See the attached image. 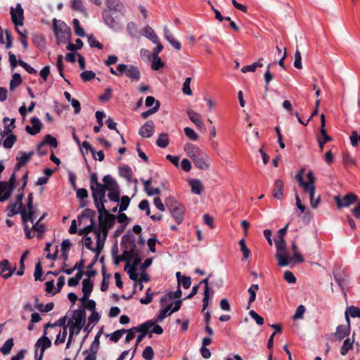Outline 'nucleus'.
I'll list each match as a JSON object with an SVG mask.
<instances>
[{"label": "nucleus", "mask_w": 360, "mask_h": 360, "mask_svg": "<svg viewBox=\"0 0 360 360\" xmlns=\"http://www.w3.org/2000/svg\"><path fill=\"white\" fill-rule=\"evenodd\" d=\"M119 174L121 176L125 178L128 181L130 180L131 175V168L127 166L124 165L122 167H119Z\"/></svg>", "instance_id": "43"}, {"label": "nucleus", "mask_w": 360, "mask_h": 360, "mask_svg": "<svg viewBox=\"0 0 360 360\" xmlns=\"http://www.w3.org/2000/svg\"><path fill=\"white\" fill-rule=\"evenodd\" d=\"M184 150L186 153L193 160L195 158V155H198L200 153L203 152L198 146L193 143H187L184 146Z\"/></svg>", "instance_id": "28"}, {"label": "nucleus", "mask_w": 360, "mask_h": 360, "mask_svg": "<svg viewBox=\"0 0 360 360\" xmlns=\"http://www.w3.org/2000/svg\"><path fill=\"white\" fill-rule=\"evenodd\" d=\"M121 245L124 249L123 253L130 260V257L139 255L137 249L135 237L132 234H125L122 237Z\"/></svg>", "instance_id": "4"}, {"label": "nucleus", "mask_w": 360, "mask_h": 360, "mask_svg": "<svg viewBox=\"0 0 360 360\" xmlns=\"http://www.w3.org/2000/svg\"><path fill=\"white\" fill-rule=\"evenodd\" d=\"M117 70L119 74H122V75L125 74L132 82H138L141 79L140 70L135 65L120 63L117 65Z\"/></svg>", "instance_id": "7"}, {"label": "nucleus", "mask_w": 360, "mask_h": 360, "mask_svg": "<svg viewBox=\"0 0 360 360\" xmlns=\"http://www.w3.org/2000/svg\"><path fill=\"white\" fill-rule=\"evenodd\" d=\"M80 77L84 82L91 81L96 77V74L91 70H86L80 74Z\"/></svg>", "instance_id": "62"}, {"label": "nucleus", "mask_w": 360, "mask_h": 360, "mask_svg": "<svg viewBox=\"0 0 360 360\" xmlns=\"http://www.w3.org/2000/svg\"><path fill=\"white\" fill-rule=\"evenodd\" d=\"M178 284H181L184 288L188 289L191 285V278L189 276H182L181 278H179Z\"/></svg>", "instance_id": "63"}, {"label": "nucleus", "mask_w": 360, "mask_h": 360, "mask_svg": "<svg viewBox=\"0 0 360 360\" xmlns=\"http://www.w3.org/2000/svg\"><path fill=\"white\" fill-rule=\"evenodd\" d=\"M153 59L151 64V68L154 70H158L160 68L164 67V63L161 60L160 57L159 56H153Z\"/></svg>", "instance_id": "52"}, {"label": "nucleus", "mask_w": 360, "mask_h": 360, "mask_svg": "<svg viewBox=\"0 0 360 360\" xmlns=\"http://www.w3.org/2000/svg\"><path fill=\"white\" fill-rule=\"evenodd\" d=\"M33 154V151H30L27 154L23 151H20L18 156L16 157L18 162L15 165V167L19 169L20 167L25 165L29 161Z\"/></svg>", "instance_id": "25"}, {"label": "nucleus", "mask_w": 360, "mask_h": 360, "mask_svg": "<svg viewBox=\"0 0 360 360\" xmlns=\"http://www.w3.org/2000/svg\"><path fill=\"white\" fill-rule=\"evenodd\" d=\"M191 82V77H187L183 84L182 91L185 95L191 96L193 94L190 87Z\"/></svg>", "instance_id": "58"}, {"label": "nucleus", "mask_w": 360, "mask_h": 360, "mask_svg": "<svg viewBox=\"0 0 360 360\" xmlns=\"http://www.w3.org/2000/svg\"><path fill=\"white\" fill-rule=\"evenodd\" d=\"M46 144H49L53 148H56L58 146V141L56 139L51 135H46L44 140L38 145L37 148L39 155L41 156L44 155L46 153V152H41V148H42Z\"/></svg>", "instance_id": "15"}, {"label": "nucleus", "mask_w": 360, "mask_h": 360, "mask_svg": "<svg viewBox=\"0 0 360 360\" xmlns=\"http://www.w3.org/2000/svg\"><path fill=\"white\" fill-rule=\"evenodd\" d=\"M262 60L263 58H261L258 61L252 63V65L243 66L241 69V72L243 73H246L248 72H255L257 68L263 67Z\"/></svg>", "instance_id": "35"}, {"label": "nucleus", "mask_w": 360, "mask_h": 360, "mask_svg": "<svg viewBox=\"0 0 360 360\" xmlns=\"http://www.w3.org/2000/svg\"><path fill=\"white\" fill-rule=\"evenodd\" d=\"M86 323V311L83 309L73 311L72 318L68 320L69 335L65 349H69L74 341V338L79 334Z\"/></svg>", "instance_id": "1"}, {"label": "nucleus", "mask_w": 360, "mask_h": 360, "mask_svg": "<svg viewBox=\"0 0 360 360\" xmlns=\"http://www.w3.org/2000/svg\"><path fill=\"white\" fill-rule=\"evenodd\" d=\"M172 304H168L165 308L160 310L158 314L157 321H162L167 316H169L172 312L170 311Z\"/></svg>", "instance_id": "39"}, {"label": "nucleus", "mask_w": 360, "mask_h": 360, "mask_svg": "<svg viewBox=\"0 0 360 360\" xmlns=\"http://www.w3.org/2000/svg\"><path fill=\"white\" fill-rule=\"evenodd\" d=\"M351 326L340 325L336 328V330L334 333V336L337 340L341 341L345 338H348L350 334Z\"/></svg>", "instance_id": "19"}, {"label": "nucleus", "mask_w": 360, "mask_h": 360, "mask_svg": "<svg viewBox=\"0 0 360 360\" xmlns=\"http://www.w3.org/2000/svg\"><path fill=\"white\" fill-rule=\"evenodd\" d=\"M259 289V285L257 284H252L248 289V293L250 294L249 297V305L253 302L256 299V292Z\"/></svg>", "instance_id": "47"}, {"label": "nucleus", "mask_w": 360, "mask_h": 360, "mask_svg": "<svg viewBox=\"0 0 360 360\" xmlns=\"http://www.w3.org/2000/svg\"><path fill=\"white\" fill-rule=\"evenodd\" d=\"M95 230H96L95 229V221H92V223H90L89 225L86 226V227H84L82 229H80L79 231V234L81 236L84 235V236H86V235L88 233H89L92 231H94L95 233Z\"/></svg>", "instance_id": "54"}, {"label": "nucleus", "mask_w": 360, "mask_h": 360, "mask_svg": "<svg viewBox=\"0 0 360 360\" xmlns=\"http://www.w3.org/2000/svg\"><path fill=\"white\" fill-rule=\"evenodd\" d=\"M189 184L191 187V191L197 195L202 193L203 186L199 179H193L189 181Z\"/></svg>", "instance_id": "33"}, {"label": "nucleus", "mask_w": 360, "mask_h": 360, "mask_svg": "<svg viewBox=\"0 0 360 360\" xmlns=\"http://www.w3.org/2000/svg\"><path fill=\"white\" fill-rule=\"evenodd\" d=\"M104 187L102 184H97V186L94 187L91 186L94 201H96L98 198H103L105 196L106 189Z\"/></svg>", "instance_id": "23"}, {"label": "nucleus", "mask_w": 360, "mask_h": 360, "mask_svg": "<svg viewBox=\"0 0 360 360\" xmlns=\"http://www.w3.org/2000/svg\"><path fill=\"white\" fill-rule=\"evenodd\" d=\"M106 6L110 11L124 13V6L119 0H107Z\"/></svg>", "instance_id": "22"}, {"label": "nucleus", "mask_w": 360, "mask_h": 360, "mask_svg": "<svg viewBox=\"0 0 360 360\" xmlns=\"http://www.w3.org/2000/svg\"><path fill=\"white\" fill-rule=\"evenodd\" d=\"M156 143L159 147L162 148H166L169 144V139L167 134L164 133L160 134L156 141Z\"/></svg>", "instance_id": "45"}, {"label": "nucleus", "mask_w": 360, "mask_h": 360, "mask_svg": "<svg viewBox=\"0 0 360 360\" xmlns=\"http://www.w3.org/2000/svg\"><path fill=\"white\" fill-rule=\"evenodd\" d=\"M18 203L17 202H12L10 203L8 206V217H12L14 215L20 213V208L17 209Z\"/></svg>", "instance_id": "53"}, {"label": "nucleus", "mask_w": 360, "mask_h": 360, "mask_svg": "<svg viewBox=\"0 0 360 360\" xmlns=\"http://www.w3.org/2000/svg\"><path fill=\"white\" fill-rule=\"evenodd\" d=\"M16 181V177L15 173H13L11 176L8 181H0V183H4L5 186L4 188V194L3 197L0 198L1 202H4L8 199V198L11 196L13 188L15 182Z\"/></svg>", "instance_id": "14"}, {"label": "nucleus", "mask_w": 360, "mask_h": 360, "mask_svg": "<svg viewBox=\"0 0 360 360\" xmlns=\"http://www.w3.org/2000/svg\"><path fill=\"white\" fill-rule=\"evenodd\" d=\"M16 140L17 137L15 135L13 134H8V136L3 141V146L6 149H10L13 147Z\"/></svg>", "instance_id": "40"}, {"label": "nucleus", "mask_w": 360, "mask_h": 360, "mask_svg": "<svg viewBox=\"0 0 360 360\" xmlns=\"http://www.w3.org/2000/svg\"><path fill=\"white\" fill-rule=\"evenodd\" d=\"M95 234L96 236V247L94 248L93 252H95L98 255L104 247L106 237H105V235H103V238H101V233L98 230H95Z\"/></svg>", "instance_id": "30"}, {"label": "nucleus", "mask_w": 360, "mask_h": 360, "mask_svg": "<svg viewBox=\"0 0 360 360\" xmlns=\"http://www.w3.org/2000/svg\"><path fill=\"white\" fill-rule=\"evenodd\" d=\"M184 131L186 136L191 141H197L198 139L199 136L198 134L193 129L185 127Z\"/></svg>", "instance_id": "55"}, {"label": "nucleus", "mask_w": 360, "mask_h": 360, "mask_svg": "<svg viewBox=\"0 0 360 360\" xmlns=\"http://www.w3.org/2000/svg\"><path fill=\"white\" fill-rule=\"evenodd\" d=\"M107 202L105 196L103 198H98L96 201H94L95 207H96L99 214H103V212L107 211L105 207V203Z\"/></svg>", "instance_id": "41"}, {"label": "nucleus", "mask_w": 360, "mask_h": 360, "mask_svg": "<svg viewBox=\"0 0 360 360\" xmlns=\"http://www.w3.org/2000/svg\"><path fill=\"white\" fill-rule=\"evenodd\" d=\"M108 197L110 199V200L118 202L120 200V188H116L115 190L109 191Z\"/></svg>", "instance_id": "57"}, {"label": "nucleus", "mask_w": 360, "mask_h": 360, "mask_svg": "<svg viewBox=\"0 0 360 360\" xmlns=\"http://www.w3.org/2000/svg\"><path fill=\"white\" fill-rule=\"evenodd\" d=\"M272 64L269 63L266 66V70L264 75V79L265 82V89L266 91H268V86L271 81L273 79V75L270 72V68L271 67Z\"/></svg>", "instance_id": "44"}, {"label": "nucleus", "mask_w": 360, "mask_h": 360, "mask_svg": "<svg viewBox=\"0 0 360 360\" xmlns=\"http://www.w3.org/2000/svg\"><path fill=\"white\" fill-rule=\"evenodd\" d=\"M239 245L240 248V250L243 252V259H248L250 256V251L249 248L247 247L244 239L240 240Z\"/></svg>", "instance_id": "49"}, {"label": "nucleus", "mask_w": 360, "mask_h": 360, "mask_svg": "<svg viewBox=\"0 0 360 360\" xmlns=\"http://www.w3.org/2000/svg\"><path fill=\"white\" fill-rule=\"evenodd\" d=\"M165 206L169 210L176 222L180 224L184 217L185 207L172 197L166 198Z\"/></svg>", "instance_id": "2"}, {"label": "nucleus", "mask_w": 360, "mask_h": 360, "mask_svg": "<svg viewBox=\"0 0 360 360\" xmlns=\"http://www.w3.org/2000/svg\"><path fill=\"white\" fill-rule=\"evenodd\" d=\"M306 311L305 307L302 304L298 306L296 309L295 314L293 315V319H302L304 316V314Z\"/></svg>", "instance_id": "64"}, {"label": "nucleus", "mask_w": 360, "mask_h": 360, "mask_svg": "<svg viewBox=\"0 0 360 360\" xmlns=\"http://www.w3.org/2000/svg\"><path fill=\"white\" fill-rule=\"evenodd\" d=\"M72 23L74 25L75 32L76 35L84 37L86 35V33L83 28L80 26L79 20L77 18L73 19Z\"/></svg>", "instance_id": "46"}, {"label": "nucleus", "mask_w": 360, "mask_h": 360, "mask_svg": "<svg viewBox=\"0 0 360 360\" xmlns=\"http://www.w3.org/2000/svg\"><path fill=\"white\" fill-rule=\"evenodd\" d=\"M103 186H105L104 188L106 189V191L115 190L116 188H119V185L115 179L110 174L105 175L103 178Z\"/></svg>", "instance_id": "26"}, {"label": "nucleus", "mask_w": 360, "mask_h": 360, "mask_svg": "<svg viewBox=\"0 0 360 360\" xmlns=\"http://www.w3.org/2000/svg\"><path fill=\"white\" fill-rule=\"evenodd\" d=\"M88 43L91 48H97L98 49H103V45L96 39L93 34L88 36Z\"/></svg>", "instance_id": "56"}, {"label": "nucleus", "mask_w": 360, "mask_h": 360, "mask_svg": "<svg viewBox=\"0 0 360 360\" xmlns=\"http://www.w3.org/2000/svg\"><path fill=\"white\" fill-rule=\"evenodd\" d=\"M276 248V258L279 266H287L291 262L290 257L286 253V243L284 238L275 239Z\"/></svg>", "instance_id": "3"}, {"label": "nucleus", "mask_w": 360, "mask_h": 360, "mask_svg": "<svg viewBox=\"0 0 360 360\" xmlns=\"http://www.w3.org/2000/svg\"><path fill=\"white\" fill-rule=\"evenodd\" d=\"M43 274V269L41 262H39L35 265V269L34 273V277L35 281H42L41 276Z\"/></svg>", "instance_id": "60"}, {"label": "nucleus", "mask_w": 360, "mask_h": 360, "mask_svg": "<svg viewBox=\"0 0 360 360\" xmlns=\"http://www.w3.org/2000/svg\"><path fill=\"white\" fill-rule=\"evenodd\" d=\"M335 200L338 205V207L340 208L348 207L351 204L358 201V198L355 194L349 193L345 195L343 198H340L339 195L335 196Z\"/></svg>", "instance_id": "13"}, {"label": "nucleus", "mask_w": 360, "mask_h": 360, "mask_svg": "<svg viewBox=\"0 0 360 360\" xmlns=\"http://www.w3.org/2000/svg\"><path fill=\"white\" fill-rule=\"evenodd\" d=\"M95 215H96V212L94 210L89 209V208H86L83 211L82 214L78 216L77 220H78L79 223H81L82 219L84 217H86L87 219H89L91 223H92V221H94V219Z\"/></svg>", "instance_id": "36"}, {"label": "nucleus", "mask_w": 360, "mask_h": 360, "mask_svg": "<svg viewBox=\"0 0 360 360\" xmlns=\"http://www.w3.org/2000/svg\"><path fill=\"white\" fill-rule=\"evenodd\" d=\"M53 28L58 44L70 39V29L65 22L54 19Z\"/></svg>", "instance_id": "5"}, {"label": "nucleus", "mask_w": 360, "mask_h": 360, "mask_svg": "<svg viewBox=\"0 0 360 360\" xmlns=\"http://www.w3.org/2000/svg\"><path fill=\"white\" fill-rule=\"evenodd\" d=\"M15 120L14 118L10 120L8 117H4L3 119V122L4 124V130L1 131V137H4L8 134H11L12 130L15 128Z\"/></svg>", "instance_id": "21"}, {"label": "nucleus", "mask_w": 360, "mask_h": 360, "mask_svg": "<svg viewBox=\"0 0 360 360\" xmlns=\"http://www.w3.org/2000/svg\"><path fill=\"white\" fill-rule=\"evenodd\" d=\"M284 183L281 179H276L274 184L272 191L273 197L277 200H281L283 196Z\"/></svg>", "instance_id": "20"}, {"label": "nucleus", "mask_w": 360, "mask_h": 360, "mask_svg": "<svg viewBox=\"0 0 360 360\" xmlns=\"http://www.w3.org/2000/svg\"><path fill=\"white\" fill-rule=\"evenodd\" d=\"M51 341L45 336L39 338L34 344V357L35 360H42L44 351L51 347Z\"/></svg>", "instance_id": "9"}, {"label": "nucleus", "mask_w": 360, "mask_h": 360, "mask_svg": "<svg viewBox=\"0 0 360 360\" xmlns=\"http://www.w3.org/2000/svg\"><path fill=\"white\" fill-rule=\"evenodd\" d=\"M102 17L105 23L111 29L114 30H119L120 26L119 23L115 20L111 14L106 10H104L102 13Z\"/></svg>", "instance_id": "17"}, {"label": "nucleus", "mask_w": 360, "mask_h": 360, "mask_svg": "<svg viewBox=\"0 0 360 360\" xmlns=\"http://www.w3.org/2000/svg\"><path fill=\"white\" fill-rule=\"evenodd\" d=\"M160 102H157L156 105L153 108L148 110L147 111L143 112L141 113V117L143 118H144V119H146L150 115H151L155 113L156 112H158L159 108H160Z\"/></svg>", "instance_id": "61"}, {"label": "nucleus", "mask_w": 360, "mask_h": 360, "mask_svg": "<svg viewBox=\"0 0 360 360\" xmlns=\"http://www.w3.org/2000/svg\"><path fill=\"white\" fill-rule=\"evenodd\" d=\"M142 356L146 360H153L154 357V352L150 346H147L142 354Z\"/></svg>", "instance_id": "59"}, {"label": "nucleus", "mask_w": 360, "mask_h": 360, "mask_svg": "<svg viewBox=\"0 0 360 360\" xmlns=\"http://www.w3.org/2000/svg\"><path fill=\"white\" fill-rule=\"evenodd\" d=\"M93 282L89 279H84L82 281V292L86 294H91L93 290Z\"/></svg>", "instance_id": "42"}, {"label": "nucleus", "mask_w": 360, "mask_h": 360, "mask_svg": "<svg viewBox=\"0 0 360 360\" xmlns=\"http://www.w3.org/2000/svg\"><path fill=\"white\" fill-rule=\"evenodd\" d=\"M303 172L304 169H302L297 174H296V179L298 181L299 184L303 188L304 192L306 193H311L313 194L314 191V184L316 181V178L314 175V173L312 171L308 172L307 174V177L308 181H305L303 179Z\"/></svg>", "instance_id": "8"}, {"label": "nucleus", "mask_w": 360, "mask_h": 360, "mask_svg": "<svg viewBox=\"0 0 360 360\" xmlns=\"http://www.w3.org/2000/svg\"><path fill=\"white\" fill-rule=\"evenodd\" d=\"M14 345V343H13V338H8L4 343V345H2V347L0 348V352L4 354V355H7L8 354L13 347Z\"/></svg>", "instance_id": "37"}, {"label": "nucleus", "mask_w": 360, "mask_h": 360, "mask_svg": "<svg viewBox=\"0 0 360 360\" xmlns=\"http://www.w3.org/2000/svg\"><path fill=\"white\" fill-rule=\"evenodd\" d=\"M181 296V290L179 287L174 292H169L160 299L161 305L167 304L168 301H170L174 298H179Z\"/></svg>", "instance_id": "31"}, {"label": "nucleus", "mask_w": 360, "mask_h": 360, "mask_svg": "<svg viewBox=\"0 0 360 360\" xmlns=\"http://www.w3.org/2000/svg\"><path fill=\"white\" fill-rule=\"evenodd\" d=\"M315 191H316V187H315V184H314L313 194H311V193H308L309 194V197H310L311 207L314 209L316 208L320 202V196L319 195L317 198H315Z\"/></svg>", "instance_id": "50"}, {"label": "nucleus", "mask_w": 360, "mask_h": 360, "mask_svg": "<svg viewBox=\"0 0 360 360\" xmlns=\"http://www.w3.org/2000/svg\"><path fill=\"white\" fill-rule=\"evenodd\" d=\"M164 36L167 41L176 50L179 51L181 50V43L176 40L174 37H173L172 34L169 30L168 27L167 26L164 28Z\"/></svg>", "instance_id": "27"}, {"label": "nucleus", "mask_w": 360, "mask_h": 360, "mask_svg": "<svg viewBox=\"0 0 360 360\" xmlns=\"http://www.w3.org/2000/svg\"><path fill=\"white\" fill-rule=\"evenodd\" d=\"M354 340V338L351 340L349 338H347L344 340L342 346L340 348V354L342 356H345L352 348Z\"/></svg>", "instance_id": "34"}, {"label": "nucleus", "mask_w": 360, "mask_h": 360, "mask_svg": "<svg viewBox=\"0 0 360 360\" xmlns=\"http://www.w3.org/2000/svg\"><path fill=\"white\" fill-rule=\"evenodd\" d=\"M83 148L86 149L87 151H89L94 160H98L99 161H103L105 158L104 153L102 150H100L96 153L95 150L92 148L91 144L88 141H84L82 144Z\"/></svg>", "instance_id": "24"}, {"label": "nucleus", "mask_w": 360, "mask_h": 360, "mask_svg": "<svg viewBox=\"0 0 360 360\" xmlns=\"http://www.w3.org/2000/svg\"><path fill=\"white\" fill-rule=\"evenodd\" d=\"M187 115L191 121L193 122L198 127L202 128L203 127L204 124L201 119V115L199 113L192 110H188L187 111Z\"/></svg>", "instance_id": "29"}, {"label": "nucleus", "mask_w": 360, "mask_h": 360, "mask_svg": "<svg viewBox=\"0 0 360 360\" xmlns=\"http://www.w3.org/2000/svg\"><path fill=\"white\" fill-rule=\"evenodd\" d=\"M346 313H348L349 316L352 318H359L360 317V309L359 307L354 306H350L347 308Z\"/></svg>", "instance_id": "51"}, {"label": "nucleus", "mask_w": 360, "mask_h": 360, "mask_svg": "<svg viewBox=\"0 0 360 360\" xmlns=\"http://www.w3.org/2000/svg\"><path fill=\"white\" fill-rule=\"evenodd\" d=\"M154 326V321L153 320H148L142 324L136 327H134V331L139 332L140 335L137 337L136 341V347H138L139 344L143 340V339L148 335L150 328Z\"/></svg>", "instance_id": "10"}, {"label": "nucleus", "mask_w": 360, "mask_h": 360, "mask_svg": "<svg viewBox=\"0 0 360 360\" xmlns=\"http://www.w3.org/2000/svg\"><path fill=\"white\" fill-rule=\"evenodd\" d=\"M27 207L28 211L22 206L20 209V213L21 214V218L23 223L30 221L32 223L34 222V212H33V202H27Z\"/></svg>", "instance_id": "16"}, {"label": "nucleus", "mask_w": 360, "mask_h": 360, "mask_svg": "<svg viewBox=\"0 0 360 360\" xmlns=\"http://www.w3.org/2000/svg\"><path fill=\"white\" fill-rule=\"evenodd\" d=\"M22 80L19 73H14L12 77V79L10 82V90L13 91L17 86H18Z\"/></svg>", "instance_id": "38"}, {"label": "nucleus", "mask_w": 360, "mask_h": 360, "mask_svg": "<svg viewBox=\"0 0 360 360\" xmlns=\"http://www.w3.org/2000/svg\"><path fill=\"white\" fill-rule=\"evenodd\" d=\"M195 166L201 170H207L210 167V156L205 152H202L198 155H195L193 160Z\"/></svg>", "instance_id": "12"}, {"label": "nucleus", "mask_w": 360, "mask_h": 360, "mask_svg": "<svg viewBox=\"0 0 360 360\" xmlns=\"http://www.w3.org/2000/svg\"><path fill=\"white\" fill-rule=\"evenodd\" d=\"M143 35L150 39L153 44H158L159 38L150 26H146L144 27Z\"/></svg>", "instance_id": "32"}, {"label": "nucleus", "mask_w": 360, "mask_h": 360, "mask_svg": "<svg viewBox=\"0 0 360 360\" xmlns=\"http://www.w3.org/2000/svg\"><path fill=\"white\" fill-rule=\"evenodd\" d=\"M115 216L110 214L108 210L103 212V214H99L98 223L101 233L107 237L109 229H112L114 226Z\"/></svg>", "instance_id": "6"}, {"label": "nucleus", "mask_w": 360, "mask_h": 360, "mask_svg": "<svg viewBox=\"0 0 360 360\" xmlns=\"http://www.w3.org/2000/svg\"><path fill=\"white\" fill-rule=\"evenodd\" d=\"M125 333H127V330L125 329L117 330L109 335L110 340L113 342H117Z\"/></svg>", "instance_id": "48"}, {"label": "nucleus", "mask_w": 360, "mask_h": 360, "mask_svg": "<svg viewBox=\"0 0 360 360\" xmlns=\"http://www.w3.org/2000/svg\"><path fill=\"white\" fill-rule=\"evenodd\" d=\"M10 13L11 15V20L14 25L16 27L18 26H22L24 20V11L21 6V4L19 3L17 4L15 8L11 7Z\"/></svg>", "instance_id": "11"}, {"label": "nucleus", "mask_w": 360, "mask_h": 360, "mask_svg": "<svg viewBox=\"0 0 360 360\" xmlns=\"http://www.w3.org/2000/svg\"><path fill=\"white\" fill-rule=\"evenodd\" d=\"M154 123L147 121L139 129V134L143 138H150L154 133Z\"/></svg>", "instance_id": "18"}]
</instances>
